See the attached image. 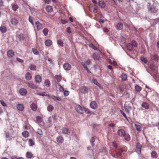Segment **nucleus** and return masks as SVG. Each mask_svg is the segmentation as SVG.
<instances>
[{"label":"nucleus","instance_id":"obj_11","mask_svg":"<svg viewBox=\"0 0 159 159\" xmlns=\"http://www.w3.org/2000/svg\"><path fill=\"white\" fill-rule=\"evenodd\" d=\"M27 93L26 90L24 88H21L20 90V93L21 95L25 96Z\"/></svg>","mask_w":159,"mask_h":159},{"label":"nucleus","instance_id":"obj_1","mask_svg":"<svg viewBox=\"0 0 159 159\" xmlns=\"http://www.w3.org/2000/svg\"><path fill=\"white\" fill-rule=\"evenodd\" d=\"M117 133L118 135L121 137H123L124 139L127 141L130 140V136L128 134L125 133V131L123 129H120L118 130Z\"/></svg>","mask_w":159,"mask_h":159},{"label":"nucleus","instance_id":"obj_34","mask_svg":"<svg viewBox=\"0 0 159 159\" xmlns=\"http://www.w3.org/2000/svg\"><path fill=\"white\" fill-rule=\"evenodd\" d=\"M44 86L47 87H48L50 86V83L49 81L48 80H46L44 82Z\"/></svg>","mask_w":159,"mask_h":159},{"label":"nucleus","instance_id":"obj_16","mask_svg":"<svg viewBox=\"0 0 159 159\" xmlns=\"http://www.w3.org/2000/svg\"><path fill=\"white\" fill-rule=\"evenodd\" d=\"M62 132L65 134H70V132L68 128H64L62 129Z\"/></svg>","mask_w":159,"mask_h":159},{"label":"nucleus","instance_id":"obj_2","mask_svg":"<svg viewBox=\"0 0 159 159\" xmlns=\"http://www.w3.org/2000/svg\"><path fill=\"white\" fill-rule=\"evenodd\" d=\"M75 109L78 113L82 114L84 112L85 107H82L79 105H77L75 106Z\"/></svg>","mask_w":159,"mask_h":159},{"label":"nucleus","instance_id":"obj_3","mask_svg":"<svg viewBox=\"0 0 159 159\" xmlns=\"http://www.w3.org/2000/svg\"><path fill=\"white\" fill-rule=\"evenodd\" d=\"M147 6L148 10L151 12H155L157 11L158 10V9L153 6H151V4L150 2L148 3Z\"/></svg>","mask_w":159,"mask_h":159},{"label":"nucleus","instance_id":"obj_60","mask_svg":"<svg viewBox=\"0 0 159 159\" xmlns=\"http://www.w3.org/2000/svg\"><path fill=\"white\" fill-rule=\"evenodd\" d=\"M66 32H67L69 33H71V32L70 30V27H68L66 29Z\"/></svg>","mask_w":159,"mask_h":159},{"label":"nucleus","instance_id":"obj_18","mask_svg":"<svg viewBox=\"0 0 159 159\" xmlns=\"http://www.w3.org/2000/svg\"><path fill=\"white\" fill-rule=\"evenodd\" d=\"M45 43L47 46L49 47L52 44V42L51 40L47 39L45 41Z\"/></svg>","mask_w":159,"mask_h":159},{"label":"nucleus","instance_id":"obj_53","mask_svg":"<svg viewBox=\"0 0 159 159\" xmlns=\"http://www.w3.org/2000/svg\"><path fill=\"white\" fill-rule=\"evenodd\" d=\"M29 21L32 24L34 25V23L33 22L32 17L31 16H29Z\"/></svg>","mask_w":159,"mask_h":159},{"label":"nucleus","instance_id":"obj_51","mask_svg":"<svg viewBox=\"0 0 159 159\" xmlns=\"http://www.w3.org/2000/svg\"><path fill=\"white\" fill-rule=\"evenodd\" d=\"M141 60L143 62L145 63H146L147 62V60L146 58L143 57H142L141 58Z\"/></svg>","mask_w":159,"mask_h":159},{"label":"nucleus","instance_id":"obj_64","mask_svg":"<svg viewBox=\"0 0 159 159\" xmlns=\"http://www.w3.org/2000/svg\"><path fill=\"white\" fill-rule=\"evenodd\" d=\"M103 31L106 33H108L109 31V30L107 28H103Z\"/></svg>","mask_w":159,"mask_h":159},{"label":"nucleus","instance_id":"obj_54","mask_svg":"<svg viewBox=\"0 0 159 159\" xmlns=\"http://www.w3.org/2000/svg\"><path fill=\"white\" fill-rule=\"evenodd\" d=\"M93 12L94 13H96L97 11V7L95 5H94L93 6Z\"/></svg>","mask_w":159,"mask_h":159},{"label":"nucleus","instance_id":"obj_40","mask_svg":"<svg viewBox=\"0 0 159 159\" xmlns=\"http://www.w3.org/2000/svg\"><path fill=\"white\" fill-rule=\"evenodd\" d=\"M127 47L128 50L130 51H131L133 48L132 45L131 44H128L127 45Z\"/></svg>","mask_w":159,"mask_h":159},{"label":"nucleus","instance_id":"obj_52","mask_svg":"<svg viewBox=\"0 0 159 159\" xmlns=\"http://www.w3.org/2000/svg\"><path fill=\"white\" fill-rule=\"evenodd\" d=\"M131 45H132L133 47H137V44L136 42L135 41H133Z\"/></svg>","mask_w":159,"mask_h":159},{"label":"nucleus","instance_id":"obj_56","mask_svg":"<svg viewBox=\"0 0 159 159\" xmlns=\"http://www.w3.org/2000/svg\"><path fill=\"white\" fill-rule=\"evenodd\" d=\"M159 21V19L154 20V22H153V26L157 24V23Z\"/></svg>","mask_w":159,"mask_h":159},{"label":"nucleus","instance_id":"obj_58","mask_svg":"<svg viewBox=\"0 0 159 159\" xmlns=\"http://www.w3.org/2000/svg\"><path fill=\"white\" fill-rule=\"evenodd\" d=\"M91 63V61L89 59H88L85 63H84L85 65L87 66V65H89Z\"/></svg>","mask_w":159,"mask_h":159},{"label":"nucleus","instance_id":"obj_38","mask_svg":"<svg viewBox=\"0 0 159 159\" xmlns=\"http://www.w3.org/2000/svg\"><path fill=\"white\" fill-rule=\"evenodd\" d=\"M135 126L136 128V130L138 131H140L141 130V126L137 124H135Z\"/></svg>","mask_w":159,"mask_h":159},{"label":"nucleus","instance_id":"obj_62","mask_svg":"<svg viewBox=\"0 0 159 159\" xmlns=\"http://www.w3.org/2000/svg\"><path fill=\"white\" fill-rule=\"evenodd\" d=\"M0 102L2 105V106L4 107H6V104L4 102L2 101H1Z\"/></svg>","mask_w":159,"mask_h":159},{"label":"nucleus","instance_id":"obj_25","mask_svg":"<svg viewBox=\"0 0 159 159\" xmlns=\"http://www.w3.org/2000/svg\"><path fill=\"white\" fill-rule=\"evenodd\" d=\"M11 24L14 25H16L18 23V20L15 18L12 19L11 20Z\"/></svg>","mask_w":159,"mask_h":159},{"label":"nucleus","instance_id":"obj_59","mask_svg":"<svg viewBox=\"0 0 159 159\" xmlns=\"http://www.w3.org/2000/svg\"><path fill=\"white\" fill-rule=\"evenodd\" d=\"M16 60L17 61H19V62H20V63H23L24 61L23 60L19 58H17Z\"/></svg>","mask_w":159,"mask_h":159},{"label":"nucleus","instance_id":"obj_13","mask_svg":"<svg viewBox=\"0 0 159 159\" xmlns=\"http://www.w3.org/2000/svg\"><path fill=\"white\" fill-rule=\"evenodd\" d=\"M90 106L93 109H95L97 107V104L95 101H93L90 103Z\"/></svg>","mask_w":159,"mask_h":159},{"label":"nucleus","instance_id":"obj_10","mask_svg":"<svg viewBox=\"0 0 159 159\" xmlns=\"http://www.w3.org/2000/svg\"><path fill=\"white\" fill-rule=\"evenodd\" d=\"M81 92V93L85 94L88 93V88L85 86H83L80 88Z\"/></svg>","mask_w":159,"mask_h":159},{"label":"nucleus","instance_id":"obj_42","mask_svg":"<svg viewBox=\"0 0 159 159\" xmlns=\"http://www.w3.org/2000/svg\"><path fill=\"white\" fill-rule=\"evenodd\" d=\"M29 145L32 146L34 144V142L32 139H30L29 141Z\"/></svg>","mask_w":159,"mask_h":159},{"label":"nucleus","instance_id":"obj_30","mask_svg":"<svg viewBox=\"0 0 159 159\" xmlns=\"http://www.w3.org/2000/svg\"><path fill=\"white\" fill-rule=\"evenodd\" d=\"M55 77L58 82L60 81L62 79V77L60 75H56Z\"/></svg>","mask_w":159,"mask_h":159},{"label":"nucleus","instance_id":"obj_55","mask_svg":"<svg viewBox=\"0 0 159 159\" xmlns=\"http://www.w3.org/2000/svg\"><path fill=\"white\" fill-rule=\"evenodd\" d=\"M89 46L90 47H91L94 49H96V48L95 46L92 43L89 44Z\"/></svg>","mask_w":159,"mask_h":159},{"label":"nucleus","instance_id":"obj_12","mask_svg":"<svg viewBox=\"0 0 159 159\" xmlns=\"http://www.w3.org/2000/svg\"><path fill=\"white\" fill-rule=\"evenodd\" d=\"M35 25L38 30H39L42 29V25L39 22H36L35 23Z\"/></svg>","mask_w":159,"mask_h":159},{"label":"nucleus","instance_id":"obj_41","mask_svg":"<svg viewBox=\"0 0 159 159\" xmlns=\"http://www.w3.org/2000/svg\"><path fill=\"white\" fill-rule=\"evenodd\" d=\"M31 108L33 111H35L37 109L36 106L34 103H33L31 105Z\"/></svg>","mask_w":159,"mask_h":159},{"label":"nucleus","instance_id":"obj_29","mask_svg":"<svg viewBox=\"0 0 159 159\" xmlns=\"http://www.w3.org/2000/svg\"><path fill=\"white\" fill-rule=\"evenodd\" d=\"M0 30L2 33H4L6 32L7 29L5 26H2L0 27Z\"/></svg>","mask_w":159,"mask_h":159},{"label":"nucleus","instance_id":"obj_37","mask_svg":"<svg viewBox=\"0 0 159 159\" xmlns=\"http://www.w3.org/2000/svg\"><path fill=\"white\" fill-rule=\"evenodd\" d=\"M95 138L94 137H91L90 139V142L91 144L94 146V142L95 140Z\"/></svg>","mask_w":159,"mask_h":159},{"label":"nucleus","instance_id":"obj_27","mask_svg":"<svg viewBox=\"0 0 159 159\" xmlns=\"http://www.w3.org/2000/svg\"><path fill=\"white\" fill-rule=\"evenodd\" d=\"M151 157L153 158H157L158 155L156 152L155 151H152L151 153Z\"/></svg>","mask_w":159,"mask_h":159},{"label":"nucleus","instance_id":"obj_14","mask_svg":"<svg viewBox=\"0 0 159 159\" xmlns=\"http://www.w3.org/2000/svg\"><path fill=\"white\" fill-rule=\"evenodd\" d=\"M32 76L31 74L29 73H27L25 75V78L28 80H30L32 79Z\"/></svg>","mask_w":159,"mask_h":159},{"label":"nucleus","instance_id":"obj_21","mask_svg":"<svg viewBox=\"0 0 159 159\" xmlns=\"http://www.w3.org/2000/svg\"><path fill=\"white\" fill-rule=\"evenodd\" d=\"M17 108L19 111H23L24 108L23 105L22 104H19L17 106Z\"/></svg>","mask_w":159,"mask_h":159},{"label":"nucleus","instance_id":"obj_19","mask_svg":"<svg viewBox=\"0 0 159 159\" xmlns=\"http://www.w3.org/2000/svg\"><path fill=\"white\" fill-rule=\"evenodd\" d=\"M99 6L101 8H103L105 7L106 5L105 2L102 1H100L98 2Z\"/></svg>","mask_w":159,"mask_h":159},{"label":"nucleus","instance_id":"obj_20","mask_svg":"<svg viewBox=\"0 0 159 159\" xmlns=\"http://www.w3.org/2000/svg\"><path fill=\"white\" fill-rule=\"evenodd\" d=\"M26 156L27 158L30 159L34 157L33 155L30 152H27Z\"/></svg>","mask_w":159,"mask_h":159},{"label":"nucleus","instance_id":"obj_47","mask_svg":"<svg viewBox=\"0 0 159 159\" xmlns=\"http://www.w3.org/2000/svg\"><path fill=\"white\" fill-rule=\"evenodd\" d=\"M135 90L137 91H140L141 90V88L139 86L137 85L135 87Z\"/></svg>","mask_w":159,"mask_h":159},{"label":"nucleus","instance_id":"obj_32","mask_svg":"<svg viewBox=\"0 0 159 159\" xmlns=\"http://www.w3.org/2000/svg\"><path fill=\"white\" fill-rule=\"evenodd\" d=\"M121 77L122 80H123L125 81L127 79V75L125 73H122L121 75Z\"/></svg>","mask_w":159,"mask_h":159},{"label":"nucleus","instance_id":"obj_5","mask_svg":"<svg viewBox=\"0 0 159 159\" xmlns=\"http://www.w3.org/2000/svg\"><path fill=\"white\" fill-rule=\"evenodd\" d=\"M142 147V145L139 143H137L136 145V151L138 154H140L141 153V148Z\"/></svg>","mask_w":159,"mask_h":159},{"label":"nucleus","instance_id":"obj_31","mask_svg":"<svg viewBox=\"0 0 159 159\" xmlns=\"http://www.w3.org/2000/svg\"><path fill=\"white\" fill-rule=\"evenodd\" d=\"M46 9L47 11L48 12H51L53 10V9L52 7L50 6H49L46 7Z\"/></svg>","mask_w":159,"mask_h":159},{"label":"nucleus","instance_id":"obj_9","mask_svg":"<svg viewBox=\"0 0 159 159\" xmlns=\"http://www.w3.org/2000/svg\"><path fill=\"white\" fill-rule=\"evenodd\" d=\"M142 110L147 109L149 108V105L147 102H143L142 104Z\"/></svg>","mask_w":159,"mask_h":159},{"label":"nucleus","instance_id":"obj_26","mask_svg":"<svg viewBox=\"0 0 159 159\" xmlns=\"http://www.w3.org/2000/svg\"><path fill=\"white\" fill-rule=\"evenodd\" d=\"M29 67L32 70H36V66L33 64H30Z\"/></svg>","mask_w":159,"mask_h":159},{"label":"nucleus","instance_id":"obj_33","mask_svg":"<svg viewBox=\"0 0 159 159\" xmlns=\"http://www.w3.org/2000/svg\"><path fill=\"white\" fill-rule=\"evenodd\" d=\"M82 64L84 67V69L86 70L87 73H91V71L89 70L87 66L85 65L84 62H82Z\"/></svg>","mask_w":159,"mask_h":159},{"label":"nucleus","instance_id":"obj_8","mask_svg":"<svg viewBox=\"0 0 159 159\" xmlns=\"http://www.w3.org/2000/svg\"><path fill=\"white\" fill-rule=\"evenodd\" d=\"M35 82L38 83H39L42 81V77L39 75H36L34 78Z\"/></svg>","mask_w":159,"mask_h":159},{"label":"nucleus","instance_id":"obj_61","mask_svg":"<svg viewBox=\"0 0 159 159\" xmlns=\"http://www.w3.org/2000/svg\"><path fill=\"white\" fill-rule=\"evenodd\" d=\"M84 110H85L84 112H85L86 113H87V114H89L90 112V110L88 109H86L85 107Z\"/></svg>","mask_w":159,"mask_h":159},{"label":"nucleus","instance_id":"obj_43","mask_svg":"<svg viewBox=\"0 0 159 159\" xmlns=\"http://www.w3.org/2000/svg\"><path fill=\"white\" fill-rule=\"evenodd\" d=\"M37 94L39 96H46L47 95L46 93L45 92H43L41 93H37Z\"/></svg>","mask_w":159,"mask_h":159},{"label":"nucleus","instance_id":"obj_22","mask_svg":"<svg viewBox=\"0 0 159 159\" xmlns=\"http://www.w3.org/2000/svg\"><path fill=\"white\" fill-rule=\"evenodd\" d=\"M93 58L95 60H98L100 56L99 54L97 53H94L92 55Z\"/></svg>","mask_w":159,"mask_h":159},{"label":"nucleus","instance_id":"obj_23","mask_svg":"<svg viewBox=\"0 0 159 159\" xmlns=\"http://www.w3.org/2000/svg\"><path fill=\"white\" fill-rule=\"evenodd\" d=\"M12 8L13 11H16L18 8V6L16 3H12L11 4Z\"/></svg>","mask_w":159,"mask_h":159},{"label":"nucleus","instance_id":"obj_57","mask_svg":"<svg viewBox=\"0 0 159 159\" xmlns=\"http://www.w3.org/2000/svg\"><path fill=\"white\" fill-rule=\"evenodd\" d=\"M69 92L68 91L65 90L64 92V94L65 96H67L69 95Z\"/></svg>","mask_w":159,"mask_h":159},{"label":"nucleus","instance_id":"obj_6","mask_svg":"<svg viewBox=\"0 0 159 159\" xmlns=\"http://www.w3.org/2000/svg\"><path fill=\"white\" fill-rule=\"evenodd\" d=\"M26 84L29 88L32 89H36L37 87L32 81L28 82Z\"/></svg>","mask_w":159,"mask_h":159},{"label":"nucleus","instance_id":"obj_24","mask_svg":"<svg viewBox=\"0 0 159 159\" xmlns=\"http://www.w3.org/2000/svg\"><path fill=\"white\" fill-rule=\"evenodd\" d=\"M56 140L58 143H62L63 141L62 137L61 136H59L56 138Z\"/></svg>","mask_w":159,"mask_h":159},{"label":"nucleus","instance_id":"obj_17","mask_svg":"<svg viewBox=\"0 0 159 159\" xmlns=\"http://www.w3.org/2000/svg\"><path fill=\"white\" fill-rule=\"evenodd\" d=\"M123 28L122 24L121 23H118L116 26V29L118 30H122Z\"/></svg>","mask_w":159,"mask_h":159},{"label":"nucleus","instance_id":"obj_15","mask_svg":"<svg viewBox=\"0 0 159 159\" xmlns=\"http://www.w3.org/2000/svg\"><path fill=\"white\" fill-rule=\"evenodd\" d=\"M7 55L9 57H12L14 55V52L12 50H10L7 52Z\"/></svg>","mask_w":159,"mask_h":159},{"label":"nucleus","instance_id":"obj_28","mask_svg":"<svg viewBox=\"0 0 159 159\" xmlns=\"http://www.w3.org/2000/svg\"><path fill=\"white\" fill-rule=\"evenodd\" d=\"M23 136L25 138H27L29 135V134L27 131H25L22 133Z\"/></svg>","mask_w":159,"mask_h":159},{"label":"nucleus","instance_id":"obj_45","mask_svg":"<svg viewBox=\"0 0 159 159\" xmlns=\"http://www.w3.org/2000/svg\"><path fill=\"white\" fill-rule=\"evenodd\" d=\"M18 38L20 39V40L21 41L23 40L24 38V35L23 34H20L18 35Z\"/></svg>","mask_w":159,"mask_h":159},{"label":"nucleus","instance_id":"obj_44","mask_svg":"<svg viewBox=\"0 0 159 159\" xmlns=\"http://www.w3.org/2000/svg\"><path fill=\"white\" fill-rule=\"evenodd\" d=\"M48 31V29L47 28H45L43 30V33L45 36H46L47 35Z\"/></svg>","mask_w":159,"mask_h":159},{"label":"nucleus","instance_id":"obj_35","mask_svg":"<svg viewBox=\"0 0 159 159\" xmlns=\"http://www.w3.org/2000/svg\"><path fill=\"white\" fill-rule=\"evenodd\" d=\"M54 107L51 105H49L47 107V110L49 111H52L54 109Z\"/></svg>","mask_w":159,"mask_h":159},{"label":"nucleus","instance_id":"obj_4","mask_svg":"<svg viewBox=\"0 0 159 159\" xmlns=\"http://www.w3.org/2000/svg\"><path fill=\"white\" fill-rule=\"evenodd\" d=\"M126 148L125 147H124V149L120 148V151L118 152L115 155V157H119L122 153H124L126 152Z\"/></svg>","mask_w":159,"mask_h":159},{"label":"nucleus","instance_id":"obj_7","mask_svg":"<svg viewBox=\"0 0 159 159\" xmlns=\"http://www.w3.org/2000/svg\"><path fill=\"white\" fill-rule=\"evenodd\" d=\"M63 68L66 70H70L71 68V66L70 64L68 63H66L63 65Z\"/></svg>","mask_w":159,"mask_h":159},{"label":"nucleus","instance_id":"obj_39","mask_svg":"<svg viewBox=\"0 0 159 159\" xmlns=\"http://www.w3.org/2000/svg\"><path fill=\"white\" fill-rule=\"evenodd\" d=\"M93 82L96 85L98 86V87H100L101 85L97 81V80L95 79H93Z\"/></svg>","mask_w":159,"mask_h":159},{"label":"nucleus","instance_id":"obj_46","mask_svg":"<svg viewBox=\"0 0 159 159\" xmlns=\"http://www.w3.org/2000/svg\"><path fill=\"white\" fill-rule=\"evenodd\" d=\"M32 51L34 53L35 55H38L39 54V52L38 51L35 49L32 48Z\"/></svg>","mask_w":159,"mask_h":159},{"label":"nucleus","instance_id":"obj_49","mask_svg":"<svg viewBox=\"0 0 159 159\" xmlns=\"http://www.w3.org/2000/svg\"><path fill=\"white\" fill-rule=\"evenodd\" d=\"M154 60L155 61H157L158 60L159 57L157 55H154L153 57Z\"/></svg>","mask_w":159,"mask_h":159},{"label":"nucleus","instance_id":"obj_50","mask_svg":"<svg viewBox=\"0 0 159 159\" xmlns=\"http://www.w3.org/2000/svg\"><path fill=\"white\" fill-rule=\"evenodd\" d=\"M37 133L40 135H42L43 134L42 131L40 129H38L37 131Z\"/></svg>","mask_w":159,"mask_h":159},{"label":"nucleus","instance_id":"obj_63","mask_svg":"<svg viewBox=\"0 0 159 159\" xmlns=\"http://www.w3.org/2000/svg\"><path fill=\"white\" fill-rule=\"evenodd\" d=\"M119 89L121 91H123L124 90V87L122 86L119 87Z\"/></svg>","mask_w":159,"mask_h":159},{"label":"nucleus","instance_id":"obj_48","mask_svg":"<svg viewBox=\"0 0 159 159\" xmlns=\"http://www.w3.org/2000/svg\"><path fill=\"white\" fill-rule=\"evenodd\" d=\"M52 98L54 100H57L59 101H60L61 100V99L60 98L55 96H53V97H52Z\"/></svg>","mask_w":159,"mask_h":159},{"label":"nucleus","instance_id":"obj_36","mask_svg":"<svg viewBox=\"0 0 159 159\" xmlns=\"http://www.w3.org/2000/svg\"><path fill=\"white\" fill-rule=\"evenodd\" d=\"M57 43L59 47H63V42L61 40H58Z\"/></svg>","mask_w":159,"mask_h":159}]
</instances>
